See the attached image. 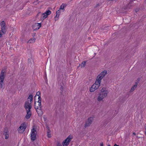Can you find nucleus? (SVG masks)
I'll list each match as a JSON object with an SVG mask.
<instances>
[{"instance_id": "obj_4", "label": "nucleus", "mask_w": 146, "mask_h": 146, "mask_svg": "<svg viewBox=\"0 0 146 146\" xmlns=\"http://www.w3.org/2000/svg\"><path fill=\"white\" fill-rule=\"evenodd\" d=\"M72 138V136L69 135L65 139L62 143V144L63 146H67L69 143L71 141V139Z\"/></svg>"}, {"instance_id": "obj_10", "label": "nucleus", "mask_w": 146, "mask_h": 146, "mask_svg": "<svg viewBox=\"0 0 146 146\" xmlns=\"http://www.w3.org/2000/svg\"><path fill=\"white\" fill-rule=\"evenodd\" d=\"M0 25L1 27L2 31L3 33H6V26L5 21H2L0 23Z\"/></svg>"}, {"instance_id": "obj_20", "label": "nucleus", "mask_w": 146, "mask_h": 146, "mask_svg": "<svg viewBox=\"0 0 146 146\" xmlns=\"http://www.w3.org/2000/svg\"><path fill=\"white\" fill-rule=\"evenodd\" d=\"M101 82L100 81V80H98L96 79L95 83L94 84L96 85L97 86H99V87L100 86Z\"/></svg>"}, {"instance_id": "obj_40", "label": "nucleus", "mask_w": 146, "mask_h": 146, "mask_svg": "<svg viewBox=\"0 0 146 146\" xmlns=\"http://www.w3.org/2000/svg\"><path fill=\"white\" fill-rule=\"evenodd\" d=\"M137 10H136V12H137Z\"/></svg>"}, {"instance_id": "obj_1", "label": "nucleus", "mask_w": 146, "mask_h": 146, "mask_svg": "<svg viewBox=\"0 0 146 146\" xmlns=\"http://www.w3.org/2000/svg\"><path fill=\"white\" fill-rule=\"evenodd\" d=\"M109 93V91L106 87H103L98 94L97 100L98 102H100L106 97Z\"/></svg>"}, {"instance_id": "obj_38", "label": "nucleus", "mask_w": 146, "mask_h": 146, "mask_svg": "<svg viewBox=\"0 0 146 146\" xmlns=\"http://www.w3.org/2000/svg\"><path fill=\"white\" fill-rule=\"evenodd\" d=\"M38 14H39V13H38L37 14V16H38Z\"/></svg>"}, {"instance_id": "obj_9", "label": "nucleus", "mask_w": 146, "mask_h": 146, "mask_svg": "<svg viewBox=\"0 0 146 146\" xmlns=\"http://www.w3.org/2000/svg\"><path fill=\"white\" fill-rule=\"evenodd\" d=\"M36 104V102L35 101V109H36L37 113L38 114V115L39 116H40L42 114V111L41 110L42 108H38V106H36L35 105Z\"/></svg>"}, {"instance_id": "obj_19", "label": "nucleus", "mask_w": 146, "mask_h": 146, "mask_svg": "<svg viewBox=\"0 0 146 146\" xmlns=\"http://www.w3.org/2000/svg\"><path fill=\"white\" fill-rule=\"evenodd\" d=\"M107 74V71L104 70L101 72L99 75L103 78Z\"/></svg>"}, {"instance_id": "obj_21", "label": "nucleus", "mask_w": 146, "mask_h": 146, "mask_svg": "<svg viewBox=\"0 0 146 146\" xmlns=\"http://www.w3.org/2000/svg\"><path fill=\"white\" fill-rule=\"evenodd\" d=\"M86 62V61H84L82 62V63L81 64V67H84L85 65Z\"/></svg>"}, {"instance_id": "obj_3", "label": "nucleus", "mask_w": 146, "mask_h": 146, "mask_svg": "<svg viewBox=\"0 0 146 146\" xmlns=\"http://www.w3.org/2000/svg\"><path fill=\"white\" fill-rule=\"evenodd\" d=\"M37 132L35 129L33 128L31 130V140L33 141L35 140L36 138Z\"/></svg>"}, {"instance_id": "obj_16", "label": "nucleus", "mask_w": 146, "mask_h": 146, "mask_svg": "<svg viewBox=\"0 0 146 146\" xmlns=\"http://www.w3.org/2000/svg\"><path fill=\"white\" fill-rule=\"evenodd\" d=\"M33 96L31 94L29 95L27 98V101H26V102H31H31L33 100Z\"/></svg>"}, {"instance_id": "obj_8", "label": "nucleus", "mask_w": 146, "mask_h": 146, "mask_svg": "<svg viewBox=\"0 0 146 146\" xmlns=\"http://www.w3.org/2000/svg\"><path fill=\"white\" fill-rule=\"evenodd\" d=\"M26 128V125L24 123L21 124V126L18 128V130L19 133L23 132Z\"/></svg>"}, {"instance_id": "obj_31", "label": "nucleus", "mask_w": 146, "mask_h": 146, "mask_svg": "<svg viewBox=\"0 0 146 146\" xmlns=\"http://www.w3.org/2000/svg\"><path fill=\"white\" fill-rule=\"evenodd\" d=\"M38 100H40V101H41V98L40 96H38Z\"/></svg>"}, {"instance_id": "obj_42", "label": "nucleus", "mask_w": 146, "mask_h": 146, "mask_svg": "<svg viewBox=\"0 0 146 146\" xmlns=\"http://www.w3.org/2000/svg\"><path fill=\"white\" fill-rule=\"evenodd\" d=\"M145 128H146V126H145Z\"/></svg>"}, {"instance_id": "obj_34", "label": "nucleus", "mask_w": 146, "mask_h": 146, "mask_svg": "<svg viewBox=\"0 0 146 146\" xmlns=\"http://www.w3.org/2000/svg\"><path fill=\"white\" fill-rule=\"evenodd\" d=\"M100 146H104V145L103 143H100Z\"/></svg>"}, {"instance_id": "obj_7", "label": "nucleus", "mask_w": 146, "mask_h": 146, "mask_svg": "<svg viewBox=\"0 0 146 146\" xmlns=\"http://www.w3.org/2000/svg\"><path fill=\"white\" fill-rule=\"evenodd\" d=\"M51 13V12L50 11L48 10L46 11L45 13L42 14V16L41 17V20H44L45 19L47 18L48 17V16L50 15Z\"/></svg>"}, {"instance_id": "obj_25", "label": "nucleus", "mask_w": 146, "mask_h": 146, "mask_svg": "<svg viewBox=\"0 0 146 146\" xmlns=\"http://www.w3.org/2000/svg\"><path fill=\"white\" fill-rule=\"evenodd\" d=\"M38 104V108L39 107V108H42V106H41V101H40V100H38V101L37 102Z\"/></svg>"}, {"instance_id": "obj_37", "label": "nucleus", "mask_w": 146, "mask_h": 146, "mask_svg": "<svg viewBox=\"0 0 146 146\" xmlns=\"http://www.w3.org/2000/svg\"><path fill=\"white\" fill-rule=\"evenodd\" d=\"M88 5H89V4H87V5H86V6H88Z\"/></svg>"}, {"instance_id": "obj_27", "label": "nucleus", "mask_w": 146, "mask_h": 146, "mask_svg": "<svg viewBox=\"0 0 146 146\" xmlns=\"http://www.w3.org/2000/svg\"><path fill=\"white\" fill-rule=\"evenodd\" d=\"M60 90H61L60 92L62 93L63 91V87L62 86H61L60 88Z\"/></svg>"}, {"instance_id": "obj_22", "label": "nucleus", "mask_w": 146, "mask_h": 146, "mask_svg": "<svg viewBox=\"0 0 146 146\" xmlns=\"http://www.w3.org/2000/svg\"><path fill=\"white\" fill-rule=\"evenodd\" d=\"M66 5L65 4H62L60 6L59 9L60 10H61V9L63 10L64 9V7H66Z\"/></svg>"}, {"instance_id": "obj_11", "label": "nucleus", "mask_w": 146, "mask_h": 146, "mask_svg": "<svg viewBox=\"0 0 146 146\" xmlns=\"http://www.w3.org/2000/svg\"><path fill=\"white\" fill-rule=\"evenodd\" d=\"M41 24L40 23H35L32 25L33 29L36 31L39 29L41 27Z\"/></svg>"}, {"instance_id": "obj_39", "label": "nucleus", "mask_w": 146, "mask_h": 146, "mask_svg": "<svg viewBox=\"0 0 146 146\" xmlns=\"http://www.w3.org/2000/svg\"><path fill=\"white\" fill-rule=\"evenodd\" d=\"M108 146H111V145H108Z\"/></svg>"}, {"instance_id": "obj_17", "label": "nucleus", "mask_w": 146, "mask_h": 146, "mask_svg": "<svg viewBox=\"0 0 146 146\" xmlns=\"http://www.w3.org/2000/svg\"><path fill=\"white\" fill-rule=\"evenodd\" d=\"M36 40V38H31L28 42V43H34Z\"/></svg>"}, {"instance_id": "obj_32", "label": "nucleus", "mask_w": 146, "mask_h": 146, "mask_svg": "<svg viewBox=\"0 0 146 146\" xmlns=\"http://www.w3.org/2000/svg\"><path fill=\"white\" fill-rule=\"evenodd\" d=\"M140 78H138L137 79V80H136V81H137L136 82H137V83L138 84V83H139V82L140 81Z\"/></svg>"}, {"instance_id": "obj_12", "label": "nucleus", "mask_w": 146, "mask_h": 146, "mask_svg": "<svg viewBox=\"0 0 146 146\" xmlns=\"http://www.w3.org/2000/svg\"><path fill=\"white\" fill-rule=\"evenodd\" d=\"M99 87V86L94 84L90 89V92H93L98 88Z\"/></svg>"}, {"instance_id": "obj_24", "label": "nucleus", "mask_w": 146, "mask_h": 146, "mask_svg": "<svg viewBox=\"0 0 146 146\" xmlns=\"http://www.w3.org/2000/svg\"><path fill=\"white\" fill-rule=\"evenodd\" d=\"M50 129L48 130L47 131V135L48 137V138H50L51 137V134L50 133Z\"/></svg>"}, {"instance_id": "obj_28", "label": "nucleus", "mask_w": 146, "mask_h": 146, "mask_svg": "<svg viewBox=\"0 0 146 146\" xmlns=\"http://www.w3.org/2000/svg\"><path fill=\"white\" fill-rule=\"evenodd\" d=\"M100 6V4L99 3H98L94 7V8H96L98 7H99Z\"/></svg>"}, {"instance_id": "obj_29", "label": "nucleus", "mask_w": 146, "mask_h": 146, "mask_svg": "<svg viewBox=\"0 0 146 146\" xmlns=\"http://www.w3.org/2000/svg\"><path fill=\"white\" fill-rule=\"evenodd\" d=\"M5 34V33H3L2 31V30H1V31L0 30V37L2 35H3Z\"/></svg>"}, {"instance_id": "obj_26", "label": "nucleus", "mask_w": 146, "mask_h": 146, "mask_svg": "<svg viewBox=\"0 0 146 146\" xmlns=\"http://www.w3.org/2000/svg\"><path fill=\"white\" fill-rule=\"evenodd\" d=\"M40 92L39 91L37 92L36 93V95L34 97V100H35V98L36 97V95H37L38 96H40Z\"/></svg>"}, {"instance_id": "obj_41", "label": "nucleus", "mask_w": 146, "mask_h": 146, "mask_svg": "<svg viewBox=\"0 0 146 146\" xmlns=\"http://www.w3.org/2000/svg\"><path fill=\"white\" fill-rule=\"evenodd\" d=\"M137 10H136V12H137Z\"/></svg>"}, {"instance_id": "obj_6", "label": "nucleus", "mask_w": 146, "mask_h": 146, "mask_svg": "<svg viewBox=\"0 0 146 146\" xmlns=\"http://www.w3.org/2000/svg\"><path fill=\"white\" fill-rule=\"evenodd\" d=\"M93 120V119L92 117H91L89 118L86 122V123L84 125L85 128L89 126L92 124Z\"/></svg>"}, {"instance_id": "obj_33", "label": "nucleus", "mask_w": 146, "mask_h": 146, "mask_svg": "<svg viewBox=\"0 0 146 146\" xmlns=\"http://www.w3.org/2000/svg\"><path fill=\"white\" fill-rule=\"evenodd\" d=\"M46 128L48 129V130H49V129H50L49 127V126L48 125H46Z\"/></svg>"}, {"instance_id": "obj_5", "label": "nucleus", "mask_w": 146, "mask_h": 146, "mask_svg": "<svg viewBox=\"0 0 146 146\" xmlns=\"http://www.w3.org/2000/svg\"><path fill=\"white\" fill-rule=\"evenodd\" d=\"M24 107L26 110H31L32 108V104L31 102H25L24 106Z\"/></svg>"}, {"instance_id": "obj_14", "label": "nucleus", "mask_w": 146, "mask_h": 146, "mask_svg": "<svg viewBox=\"0 0 146 146\" xmlns=\"http://www.w3.org/2000/svg\"><path fill=\"white\" fill-rule=\"evenodd\" d=\"M137 82H135V85H133L132 87L131 88L130 90V92H133V91L137 87Z\"/></svg>"}, {"instance_id": "obj_15", "label": "nucleus", "mask_w": 146, "mask_h": 146, "mask_svg": "<svg viewBox=\"0 0 146 146\" xmlns=\"http://www.w3.org/2000/svg\"><path fill=\"white\" fill-rule=\"evenodd\" d=\"M7 129H5L4 131V134L5 135V139H7L9 137V134L8 133V132L7 131Z\"/></svg>"}, {"instance_id": "obj_13", "label": "nucleus", "mask_w": 146, "mask_h": 146, "mask_svg": "<svg viewBox=\"0 0 146 146\" xmlns=\"http://www.w3.org/2000/svg\"><path fill=\"white\" fill-rule=\"evenodd\" d=\"M27 114L25 116V118L27 119H29L31 116L32 114L31 110H26Z\"/></svg>"}, {"instance_id": "obj_35", "label": "nucleus", "mask_w": 146, "mask_h": 146, "mask_svg": "<svg viewBox=\"0 0 146 146\" xmlns=\"http://www.w3.org/2000/svg\"><path fill=\"white\" fill-rule=\"evenodd\" d=\"M114 146H119V145H117V144H115L114 145Z\"/></svg>"}, {"instance_id": "obj_36", "label": "nucleus", "mask_w": 146, "mask_h": 146, "mask_svg": "<svg viewBox=\"0 0 146 146\" xmlns=\"http://www.w3.org/2000/svg\"><path fill=\"white\" fill-rule=\"evenodd\" d=\"M133 135H136V133H135V132H133Z\"/></svg>"}, {"instance_id": "obj_30", "label": "nucleus", "mask_w": 146, "mask_h": 146, "mask_svg": "<svg viewBox=\"0 0 146 146\" xmlns=\"http://www.w3.org/2000/svg\"><path fill=\"white\" fill-rule=\"evenodd\" d=\"M57 146H62V145L59 142H58L57 143Z\"/></svg>"}, {"instance_id": "obj_2", "label": "nucleus", "mask_w": 146, "mask_h": 146, "mask_svg": "<svg viewBox=\"0 0 146 146\" xmlns=\"http://www.w3.org/2000/svg\"><path fill=\"white\" fill-rule=\"evenodd\" d=\"M5 72V70H2L1 72L0 76V87L2 88L4 85L3 81L5 78V75L4 74Z\"/></svg>"}, {"instance_id": "obj_18", "label": "nucleus", "mask_w": 146, "mask_h": 146, "mask_svg": "<svg viewBox=\"0 0 146 146\" xmlns=\"http://www.w3.org/2000/svg\"><path fill=\"white\" fill-rule=\"evenodd\" d=\"M60 10H58L56 12V15L55 17V21H56V20H57L58 19V17L60 15Z\"/></svg>"}, {"instance_id": "obj_23", "label": "nucleus", "mask_w": 146, "mask_h": 146, "mask_svg": "<svg viewBox=\"0 0 146 146\" xmlns=\"http://www.w3.org/2000/svg\"><path fill=\"white\" fill-rule=\"evenodd\" d=\"M103 77L102 76H101L100 75H99L97 77V79L98 80H100L101 82V80L102 79Z\"/></svg>"}]
</instances>
